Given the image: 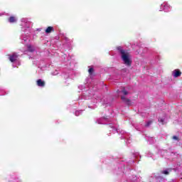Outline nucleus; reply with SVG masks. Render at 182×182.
Instances as JSON below:
<instances>
[{
	"label": "nucleus",
	"mask_w": 182,
	"mask_h": 182,
	"mask_svg": "<svg viewBox=\"0 0 182 182\" xmlns=\"http://www.w3.org/2000/svg\"><path fill=\"white\" fill-rule=\"evenodd\" d=\"M117 50L121 54V58L126 66H132V60H130V53L123 50L122 46L117 47Z\"/></svg>",
	"instance_id": "1"
},
{
	"label": "nucleus",
	"mask_w": 182,
	"mask_h": 182,
	"mask_svg": "<svg viewBox=\"0 0 182 182\" xmlns=\"http://www.w3.org/2000/svg\"><path fill=\"white\" fill-rule=\"evenodd\" d=\"M121 100L124 103H126L127 106L132 105V101L130 100V99H128L124 96H121Z\"/></svg>",
	"instance_id": "2"
},
{
	"label": "nucleus",
	"mask_w": 182,
	"mask_h": 182,
	"mask_svg": "<svg viewBox=\"0 0 182 182\" xmlns=\"http://www.w3.org/2000/svg\"><path fill=\"white\" fill-rule=\"evenodd\" d=\"M172 75L173 77H180L181 76V72L179 69H176L172 72Z\"/></svg>",
	"instance_id": "3"
},
{
	"label": "nucleus",
	"mask_w": 182,
	"mask_h": 182,
	"mask_svg": "<svg viewBox=\"0 0 182 182\" xmlns=\"http://www.w3.org/2000/svg\"><path fill=\"white\" fill-rule=\"evenodd\" d=\"M18 59V54L16 53H14L12 55H9V60L11 63L16 62Z\"/></svg>",
	"instance_id": "4"
},
{
	"label": "nucleus",
	"mask_w": 182,
	"mask_h": 182,
	"mask_svg": "<svg viewBox=\"0 0 182 182\" xmlns=\"http://www.w3.org/2000/svg\"><path fill=\"white\" fill-rule=\"evenodd\" d=\"M36 83L40 87H45V81L42 80L41 79L38 80Z\"/></svg>",
	"instance_id": "5"
},
{
	"label": "nucleus",
	"mask_w": 182,
	"mask_h": 182,
	"mask_svg": "<svg viewBox=\"0 0 182 182\" xmlns=\"http://www.w3.org/2000/svg\"><path fill=\"white\" fill-rule=\"evenodd\" d=\"M171 168H167L166 170L161 171V174H164L165 176H168L170 173H171Z\"/></svg>",
	"instance_id": "6"
},
{
	"label": "nucleus",
	"mask_w": 182,
	"mask_h": 182,
	"mask_svg": "<svg viewBox=\"0 0 182 182\" xmlns=\"http://www.w3.org/2000/svg\"><path fill=\"white\" fill-rule=\"evenodd\" d=\"M52 32H55V30L53 29V27H52V26H48L46 29V33H50Z\"/></svg>",
	"instance_id": "7"
},
{
	"label": "nucleus",
	"mask_w": 182,
	"mask_h": 182,
	"mask_svg": "<svg viewBox=\"0 0 182 182\" xmlns=\"http://www.w3.org/2000/svg\"><path fill=\"white\" fill-rule=\"evenodd\" d=\"M121 93H122V95H124V96H127V95H129V92L127 91V90L124 87H122V90H121Z\"/></svg>",
	"instance_id": "8"
},
{
	"label": "nucleus",
	"mask_w": 182,
	"mask_h": 182,
	"mask_svg": "<svg viewBox=\"0 0 182 182\" xmlns=\"http://www.w3.org/2000/svg\"><path fill=\"white\" fill-rule=\"evenodd\" d=\"M9 22H10V23H14V22H16V18L15 16H10L9 18Z\"/></svg>",
	"instance_id": "9"
},
{
	"label": "nucleus",
	"mask_w": 182,
	"mask_h": 182,
	"mask_svg": "<svg viewBox=\"0 0 182 182\" xmlns=\"http://www.w3.org/2000/svg\"><path fill=\"white\" fill-rule=\"evenodd\" d=\"M28 50H29V52H33V50H35L32 46H28Z\"/></svg>",
	"instance_id": "10"
},
{
	"label": "nucleus",
	"mask_w": 182,
	"mask_h": 182,
	"mask_svg": "<svg viewBox=\"0 0 182 182\" xmlns=\"http://www.w3.org/2000/svg\"><path fill=\"white\" fill-rule=\"evenodd\" d=\"M151 123H153V121H149V122H148L145 124V127H149V126H150V124H151Z\"/></svg>",
	"instance_id": "11"
},
{
	"label": "nucleus",
	"mask_w": 182,
	"mask_h": 182,
	"mask_svg": "<svg viewBox=\"0 0 182 182\" xmlns=\"http://www.w3.org/2000/svg\"><path fill=\"white\" fill-rule=\"evenodd\" d=\"M93 72H94L93 68H91L88 70V73H90V75H92V73H93Z\"/></svg>",
	"instance_id": "12"
},
{
	"label": "nucleus",
	"mask_w": 182,
	"mask_h": 182,
	"mask_svg": "<svg viewBox=\"0 0 182 182\" xmlns=\"http://www.w3.org/2000/svg\"><path fill=\"white\" fill-rule=\"evenodd\" d=\"M159 122H160V123H161L162 124H164V119L161 118L160 119H159Z\"/></svg>",
	"instance_id": "13"
},
{
	"label": "nucleus",
	"mask_w": 182,
	"mask_h": 182,
	"mask_svg": "<svg viewBox=\"0 0 182 182\" xmlns=\"http://www.w3.org/2000/svg\"><path fill=\"white\" fill-rule=\"evenodd\" d=\"M172 139H173V140H176L177 141H178V140H180V139L178 138L177 136H173L172 137Z\"/></svg>",
	"instance_id": "14"
}]
</instances>
